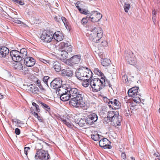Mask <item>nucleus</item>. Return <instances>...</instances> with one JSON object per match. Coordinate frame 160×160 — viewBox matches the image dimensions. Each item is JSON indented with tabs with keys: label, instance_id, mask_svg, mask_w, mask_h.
<instances>
[{
	"label": "nucleus",
	"instance_id": "f257e3e1",
	"mask_svg": "<svg viewBox=\"0 0 160 160\" xmlns=\"http://www.w3.org/2000/svg\"><path fill=\"white\" fill-rule=\"evenodd\" d=\"M90 84L92 89V91L94 92L100 91L104 86H108L110 87L109 82L105 80V77L102 78L100 79H92L90 81Z\"/></svg>",
	"mask_w": 160,
	"mask_h": 160
},
{
	"label": "nucleus",
	"instance_id": "f03ea898",
	"mask_svg": "<svg viewBox=\"0 0 160 160\" xmlns=\"http://www.w3.org/2000/svg\"><path fill=\"white\" fill-rule=\"evenodd\" d=\"M89 38L95 42H98L103 36V31L100 27H93L90 29Z\"/></svg>",
	"mask_w": 160,
	"mask_h": 160
},
{
	"label": "nucleus",
	"instance_id": "7ed1b4c3",
	"mask_svg": "<svg viewBox=\"0 0 160 160\" xmlns=\"http://www.w3.org/2000/svg\"><path fill=\"white\" fill-rule=\"evenodd\" d=\"M83 95H79L78 96L74 97L71 99L69 101V104L71 105L76 108H82L84 109H87V106L83 100Z\"/></svg>",
	"mask_w": 160,
	"mask_h": 160
},
{
	"label": "nucleus",
	"instance_id": "20e7f679",
	"mask_svg": "<svg viewBox=\"0 0 160 160\" xmlns=\"http://www.w3.org/2000/svg\"><path fill=\"white\" fill-rule=\"evenodd\" d=\"M76 76L80 80H85L86 78L90 79L92 77L91 71L87 68H79L76 72Z\"/></svg>",
	"mask_w": 160,
	"mask_h": 160
},
{
	"label": "nucleus",
	"instance_id": "39448f33",
	"mask_svg": "<svg viewBox=\"0 0 160 160\" xmlns=\"http://www.w3.org/2000/svg\"><path fill=\"white\" fill-rule=\"evenodd\" d=\"M139 89L138 87H134L129 89L128 91L129 96L131 97L133 101L136 103H139L141 102L140 95L138 94Z\"/></svg>",
	"mask_w": 160,
	"mask_h": 160
},
{
	"label": "nucleus",
	"instance_id": "423d86ee",
	"mask_svg": "<svg viewBox=\"0 0 160 160\" xmlns=\"http://www.w3.org/2000/svg\"><path fill=\"white\" fill-rule=\"evenodd\" d=\"M121 117L119 116L118 112L115 111H111V124L117 126L121 125Z\"/></svg>",
	"mask_w": 160,
	"mask_h": 160
},
{
	"label": "nucleus",
	"instance_id": "0eeeda50",
	"mask_svg": "<svg viewBox=\"0 0 160 160\" xmlns=\"http://www.w3.org/2000/svg\"><path fill=\"white\" fill-rule=\"evenodd\" d=\"M102 17V14L96 11H92L91 12H89L87 16L88 20L93 22L99 21Z\"/></svg>",
	"mask_w": 160,
	"mask_h": 160
},
{
	"label": "nucleus",
	"instance_id": "6e6552de",
	"mask_svg": "<svg viewBox=\"0 0 160 160\" xmlns=\"http://www.w3.org/2000/svg\"><path fill=\"white\" fill-rule=\"evenodd\" d=\"M35 159L48 160L50 158V156L47 151L40 150L37 152L35 156Z\"/></svg>",
	"mask_w": 160,
	"mask_h": 160
},
{
	"label": "nucleus",
	"instance_id": "1a4fd4ad",
	"mask_svg": "<svg viewBox=\"0 0 160 160\" xmlns=\"http://www.w3.org/2000/svg\"><path fill=\"white\" fill-rule=\"evenodd\" d=\"M53 38V33L49 31L43 32L40 36L41 41L44 42L49 43L51 42Z\"/></svg>",
	"mask_w": 160,
	"mask_h": 160
},
{
	"label": "nucleus",
	"instance_id": "9d476101",
	"mask_svg": "<svg viewBox=\"0 0 160 160\" xmlns=\"http://www.w3.org/2000/svg\"><path fill=\"white\" fill-rule=\"evenodd\" d=\"M81 59L80 55H76L73 56L70 59H68L65 61L66 64L70 66L78 63Z\"/></svg>",
	"mask_w": 160,
	"mask_h": 160
},
{
	"label": "nucleus",
	"instance_id": "9b49d317",
	"mask_svg": "<svg viewBox=\"0 0 160 160\" xmlns=\"http://www.w3.org/2000/svg\"><path fill=\"white\" fill-rule=\"evenodd\" d=\"M60 49H64L63 50H67L69 52L72 51V46L68 41L62 42L59 44Z\"/></svg>",
	"mask_w": 160,
	"mask_h": 160
},
{
	"label": "nucleus",
	"instance_id": "f8f14e48",
	"mask_svg": "<svg viewBox=\"0 0 160 160\" xmlns=\"http://www.w3.org/2000/svg\"><path fill=\"white\" fill-rule=\"evenodd\" d=\"M125 59L127 62L130 65H134L136 62L137 60L133 53L129 52L125 56Z\"/></svg>",
	"mask_w": 160,
	"mask_h": 160
},
{
	"label": "nucleus",
	"instance_id": "ddd939ff",
	"mask_svg": "<svg viewBox=\"0 0 160 160\" xmlns=\"http://www.w3.org/2000/svg\"><path fill=\"white\" fill-rule=\"evenodd\" d=\"M10 54L13 60L15 62H20L22 60L18 51L12 50L10 52Z\"/></svg>",
	"mask_w": 160,
	"mask_h": 160
},
{
	"label": "nucleus",
	"instance_id": "4468645a",
	"mask_svg": "<svg viewBox=\"0 0 160 160\" xmlns=\"http://www.w3.org/2000/svg\"><path fill=\"white\" fill-rule=\"evenodd\" d=\"M62 80L60 78H57L52 80L50 83L51 87L57 89L62 84Z\"/></svg>",
	"mask_w": 160,
	"mask_h": 160
},
{
	"label": "nucleus",
	"instance_id": "2eb2a0df",
	"mask_svg": "<svg viewBox=\"0 0 160 160\" xmlns=\"http://www.w3.org/2000/svg\"><path fill=\"white\" fill-rule=\"evenodd\" d=\"M98 119L97 115L94 113H92L88 116L86 118V123L89 125L92 124L96 121Z\"/></svg>",
	"mask_w": 160,
	"mask_h": 160
},
{
	"label": "nucleus",
	"instance_id": "dca6fc26",
	"mask_svg": "<svg viewBox=\"0 0 160 160\" xmlns=\"http://www.w3.org/2000/svg\"><path fill=\"white\" fill-rule=\"evenodd\" d=\"M24 63L27 67L33 66L35 63V60L31 57H27L24 59Z\"/></svg>",
	"mask_w": 160,
	"mask_h": 160
},
{
	"label": "nucleus",
	"instance_id": "f3484780",
	"mask_svg": "<svg viewBox=\"0 0 160 160\" xmlns=\"http://www.w3.org/2000/svg\"><path fill=\"white\" fill-rule=\"evenodd\" d=\"M110 143V142L108 139L104 138L99 141V145L101 147H102L104 148L109 149L110 148V145H109Z\"/></svg>",
	"mask_w": 160,
	"mask_h": 160
},
{
	"label": "nucleus",
	"instance_id": "a211bd4d",
	"mask_svg": "<svg viewBox=\"0 0 160 160\" xmlns=\"http://www.w3.org/2000/svg\"><path fill=\"white\" fill-rule=\"evenodd\" d=\"M67 90L68 91L70 96L73 97L78 96L79 95H83L78 89L75 88H69Z\"/></svg>",
	"mask_w": 160,
	"mask_h": 160
},
{
	"label": "nucleus",
	"instance_id": "6ab92c4d",
	"mask_svg": "<svg viewBox=\"0 0 160 160\" xmlns=\"http://www.w3.org/2000/svg\"><path fill=\"white\" fill-rule=\"evenodd\" d=\"M120 103L116 99H111V108L112 109H118L120 106ZM116 111V110H115Z\"/></svg>",
	"mask_w": 160,
	"mask_h": 160
},
{
	"label": "nucleus",
	"instance_id": "aec40b11",
	"mask_svg": "<svg viewBox=\"0 0 160 160\" xmlns=\"http://www.w3.org/2000/svg\"><path fill=\"white\" fill-rule=\"evenodd\" d=\"M9 49L6 47H0V57L5 58L9 53Z\"/></svg>",
	"mask_w": 160,
	"mask_h": 160
},
{
	"label": "nucleus",
	"instance_id": "412c9836",
	"mask_svg": "<svg viewBox=\"0 0 160 160\" xmlns=\"http://www.w3.org/2000/svg\"><path fill=\"white\" fill-rule=\"evenodd\" d=\"M68 89V88L66 87L60 86L56 90V93L57 94L61 96L64 93H65L66 92H68V91L67 90Z\"/></svg>",
	"mask_w": 160,
	"mask_h": 160
},
{
	"label": "nucleus",
	"instance_id": "4be33fe9",
	"mask_svg": "<svg viewBox=\"0 0 160 160\" xmlns=\"http://www.w3.org/2000/svg\"><path fill=\"white\" fill-rule=\"evenodd\" d=\"M33 107H32L30 108V111L32 114H33L32 111L34 112H40V109L39 108V106L35 102H33L32 103Z\"/></svg>",
	"mask_w": 160,
	"mask_h": 160
},
{
	"label": "nucleus",
	"instance_id": "5701e85b",
	"mask_svg": "<svg viewBox=\"0 0 160 160\" xmlns=\"http://www.w3.org/2000/svg\"><path fill=\"white\" fill-rule=\"evenodd\" d=\"M63 36L62 34L59 31H57L53 34V38L57 41H60L63 39Z\"/></svg>",
	"mask_w": 160,
	"mask_h": 160
},
{
	"label": "nucleus",
	"instance_id": "b1692460",
	"mask_svg": "<svg viewBox=\"0 0 160 160\" xmlns=\"http://www.w3.org/2000/svg\"><path fill=\"white\" fill-rule=\"evenodd\" d=\"M62 76L71 77L72 75V71L70 69H64L61 71Z\"/></svg>",
	"mask_w": 160,
	"mask_h": 160
},
{
	"label": "nucleus",
	"instance_id": "393cba45",
	"mask_svg": "<svg viewBox=\"0 0 160 160\" xmlns=\"http://www.w3.org/2000/svg\"><path fill=\"white\" fill-rule=\"evenodd\" d=\"M68 52L67 50H63L61 51L60 58L61 60L64 61V60L66 61L68 56Z\"/></svg>",
	"mask_w": 160,
	"mask_h": 160
},
{
	"label": "nucleus",
	"instance_id": "a878e982",
	"mask_svg": "<svg viewBox=\"0 0 160 160\" xmlns=\"http://www.w3.org/2000/svg\"><path fill=\"white\" fill-rule=\"evenodd\" d=\"M60 96L61 100L63 101H68L71 97L70 95L68 92H66L65 93H64Z\"/></svg>",
	"mask_w": 160,
	"mask_h": 160
},
{
	"label": "nucleus",
	"instance_id": "bb28decb",
	"mask_svg": "<svg viewBox=\"0 0 160 160\" xmlns=\"http://www.w3.org/2000/svg\"><path fill=\"white\" fill-rule=\"evenodd\" d=\"M19 53L22 60L27 57V51L26 48H22L20 50L19 52Z\"/></svg>",
	"mask_w": 160,
	"mask_h": 160
},
{
	"label": "nucleus",
	"instance_id": "cd10ccee",
	"mask_svg": "<svg viewBox=\"0 0 160 160\" xmlns=\"http://www.w3.org/2000/svg\"><path fill=\"white\" fill-rule=\"evenodd\" d=\"M53 68L56 71L60 72L61 69L60 64L58 62H55L53 64Z\"/></svg>",
	"mask_w": 160,
	"mask_h": 160
},
{
	"label": "nucleus",
	"instance_id": "c85d7f7f",
	"mask_svg": "<svg viewBox=\"0 0 160 160\" xmlns=\"http://www.w3.org/2000/svg\"><path fill=\"white\" fill-rule=\"evenodd\" d=\"M39 105H41L42 108L46 111L49 112L50 111V108L48 105L47 104L41 102H39L38 103Z\"/></svg>",
	"mask_w": 160,
	"mask_h": 160
},
{
	"label": "nucleus",
	"instance_id": "c756f323",
	"mask_svg": "<svg viewBox=\"0 0 160 160\" xmlns=\"http://www.w3.org/2000/svg\"><path fill=\"white\" fill-rule=\"evenodd\" d=\"M110 62V59L107 58H106L102 60L101 63L104 66H107L109 65Z\"/></svg>",
	"mask_w": 160,
	"mask_h": 160
},
{
	"label": "nucleus",
	"instance_id": "7c9ffc66",
	"mask_svg": "<svg viewBox=\"0 0 160 160\" xmlns=\"http://www.w3.org/2000/svg\"><path fill=\"white\" fill-rule=\"evenodd\" d=\"M89 80L91 81L90 79L89 78H86L85 79V80H83L84 81L82 83V85L85 87H88L90 82H89Z\"/></svg>",
	"mask_w": 160,
	"mask_h": 160
},
{
	"label": "nucleus",
	"instance_id": "2f4dec72",
	"mask_svg": "<svg viewBox=\"0 0 160 160\" xmlns=\"http://www.w3.org/2000/svg\"><path fill=\"white\" fill-rule=\"evenodd\" d=\"M86 123V119L85 120L84 119L82 118H81L78 122L79 125L81 127L85 126Z\"/></svg>",
	"mask_w": 160,
	"mask_h": 160
},
{
	"label": "nucleus",
	"instance_id": "473e14b6",
	"mask_svg": "<svg viewBox=\"0 0 160 160\" xmlns=\"http://www.w3.org/2000/svg\"><path fill=\"white\" fill-rule=\"evenodd\" d=\"M61 121L68 127L71 128L72 127V124L68 122L66 119L62 118Z\"/></svg>",
	"mask_w": 160,
	"mask_h": 160
},
{
	"label": "nucleus",
	"instance_id": "72a5a7b5",
	"mask_svg": "<svg viewBox=\"0 0 160 160\" xmlns=\"http://www.w3.org/2000/svg\"><path fill=\"white\" fill-rule=\"evenodd\" d=\"M32 112L34 113L32 115H33L34 117L37 118L40 122H43V119L42 117L39 116L37 112H34L33 111H32Z\"/></svg>",
	"mask_w": 160,
	"mask_h": 160
},
{
	"label": "nucleus",
	"instance_id": "f704fd0d",
	"mask_svg": "<svg viewBox=\"0 0 160 160\" xmlns=\"http://www.w3.org/2000/svg\"><path fill=\"white\" fill-rule=\"evenodd\" d=\"M91 137L92 139L95 141H98L100 139L99 135L97 134L91 135Z\"/></svg>",
	"mask_w": 160,
	"mask_h": 160
},
{
	"label": "nucleus",
	"instance_id": "c9c22d12",
	"mask_svg": "<svg viewBox=\"0 0 160 160\" xmlns=\"http://www.w3.org/2000/svg\"><path fill=\"white\" fill-rule=\"evenodd\" d=\"M94 72L98 76H102L103 75V73L101 70L98 68H95L94 70Z\"/></svg>",
	"mask_w": 160,
	"mask_h": 160
},
{
	"label": "nucleus",
	"instance_id": "e433bc0d",
	"mask_svg": "<svg viewBox=\"0 0 160 160\" xmlns=\"http://www.w3.org/2000/svg\"><path fill=\"white\" fill-rule=\"evenodd\" d=\"M78 10H79V11L80 12V13L86 15L87 16V14H88L89 12L85 9H82L81 8H80Z\"/></svg>",
	"mask_w": 160,
	"mask_h": 160
},
{
	"label": "nucleus",
	"instance_id": "4c0bfd02",
	"mask_svg": "<svg viewBox=\"0 0 160 160\" xmlns=\"http://www.w3.org/2000/svg\"><path fill=\"white\" fill-rule=\"evenodd\" d=\"M61 19L66 27L67 28V27L68 25V22L67 20L64 17H62Z\"/></svg>",
	"mask_w": 160,
	"mask_h": 160
},
{
	"label": "nucleus",
	"instance_id": "58836bf2",
	"mask_svg": "<svg viewBox=\"0 0 160 160\" xmlns=\"http://www.w3.org/2000/svg\"><path fill=\"white\" fill-rule=\"evenodd\" d=\"M39 90L37 87L35 86V87L33 89L32 91V92L33 93L35 94H38L39 93Z\"/></svg>",
	"mask_w": 160,
	"mask_h": 160
},
{
	"label": "nucleus",
	"instance_id": "ea45409f",
	"mask_svg": "<svg viewBox=\"0 0 160 160\" xmlns=\"http://www.w3.org/2000/svg\"><path fill=\"white\" fill-rule=\"evenodd\" d=\"M122 79L124 82L127 83L128 81V76L127 75H124L123 76Z\"/></svg>",
	"mask_w": 160,
	"mask_h": 160
},
{
	"label": "nucleus",
	"instance_id": "a19ab883",
	"mask_svg": "<svg viewBox=\"0 0 160 160\" xmlns=\"http://www.w3.org/2000/svg\"><path fill=\"white\" fill-rule=\"evenodd\" d=\"M124 7L125 11L126 12H128L130 7V4H125L124 5Z\"/></svg>",
	"mask_w": 160,
	"mask_h": 160
},
{
	"label": "nucleus",
	"instance_id": "79ce46f5",
	"mask_svg": "<svg viewBox=\"0 0 160 160\" xmlns=\"http://www.w3.org/2000/svg\"><path fill=\"white\" fill-rule=\"evenodd\" d=\"M88 18H87V16L86 18H83L81 20V23L82 24H86L88 22Z\"/></svg>",
	"mask_w": 160,
	"mask_h": 160
},
{
	"label": "nucleus",
	"instance_id": "37998d69",
	"mask_svg": "<svg viewBox=\"0 0 160 160\" xmlns=\"http://www.w3.org/2000/svg\"><path fill=\"white\" fill-rule=\"evenodd\" d=\"M35 85H33L32 84H31L29 85L28 87V91L32 92V91L33 89L35 87Z\"/></svg>",
	"mask_w": 160,
	"mask_h": 160
},
{
	"label": "nucleus",
	"instance_id": "c03bdc74",
	"mask_svg": "<svg viewBox=\"0 0 160 160\" xmlns=\"http://www.w3.org/2000/svg\"><path fill=\"white\" fill-rule=\"evenodd\" d=\"M35 85H33L32 84H31L29 85L28 87V91L32 92V91L33 89L35 87Z\"/></svg>",
	"mask_w": 160,
	"mask_h": 160
},
{
	"label": "nucleus",
	"instance_id": "a18cd8bd",
	"mask_svg": "<svg viewBox=\"0 0 160 160\" xmlns=\"http://www.w3.org/2000/svg\"><path fill=\"white\" fill-rule=\"evenodd\" d=\"M49 78H50L48 76H44L43 78V81L45 83L47 84L48 80L49 79Z\"/></svg>",
	"mask_w": 160,
	"mask_h": 160
},
{
	"label": "nucleus",
	"instance_id": "49530a36",
	"mask_svg": "<svg viewBox=\"0 0 160 160\" xmlns=\"http://www.w3.org/2000/svg\"><path fill=\"white\" fill-rule=\"evenodd\" d=\"M103 100L105 102L107 103L108 105L110 108V105H109L110 102V100L109 99H108L106 97L104 98Z\"/></svg>",
	"mask_w": 160,
	"mask_h": 160
},
{
	"label": "nucleus",
	"instance_id": "de8ad7c7",
	"mask_svg": "<svg viewBox=\"0 0 160 160\" xmlns=\"http://www.w3.org/2000/svg\"><path fill=\"white\" fill-rule=\"evenodd\" d=\"M104 121L106 123H108L110 122V117L108 116L107 117L105 118H104Z\"/></svg>",
	"mask_w": 160,
	"mask_h": 160
},
{
	"label": "nucleus",
	"instance_id": "09e8293b",
	"mask_svg": "<svg viewBox=\"0 0 160 160\" xmlns=\"http://www.w3.org/2000/svg\"><path fill=\"white\" fill-rule=\"evenodd\" d=\"M30 148L29 147H25L24 148V153L27 156L28 155V151L30 150Z\"/></svg>",
	"mask_w": 160,
	"mask_h": 160
},
{
	"label": "nucleus",
	"instance_id": "8fccbe9b",
	"mask_svg": "<svg viewBox=\"0 0 160 160\" xmlns=\"http://www.w3.org/2000/svg\"><path fill=\"white\" fill-rule=\"evenodd\" d=\"M29 70L28 68H24V70L23 71V73L24 74H28L29 73Z\"/></svg>",
	"mask_w": 160,
	"mask_h": 160
},
{
	"label": "nucleus",
	"instance_id": "3c124183",
	"mask_svg": "<svg viewBox=\"0 0 160 160\" xmlns=\"http://www.w3.org/2000/svg\"><path fill=\"white\" fill-rule=\"evenodd\" d=\"M40 61L45 64L50 63L49 61L46 60L44 59L41 58Z\"/></svg>",
	"mask_w": 160,
	"mask_h": 160
},
{
	"label": "nucleus",
	"instance_id": "603ef678",
	"mask_svg": "<svg viewBox=\"0 0 160 160\" xmlns=\"http://www.w3.org/2000/svg\"><path fill=\"white\" fill-rule=\"evenodd\" d=\"M15 132L16 134L19 135L20 133V131L18 128H16L15 130Z\"/></svg>",
	"mask_w": 160,
	"mask_h": 160
},
{
	"label": "nucleus",
	"instance_id": "864d4df0",
	"mask_svg": "<svg viewBox=\"0 0 160 160\" xmlns=\"http://www.w3.org/2000/svg\"><path fill=\"white\" fill-rule=\"evenodd\" d=\"M121 156L122 158L124 159L126 158V155L124 153H122L121 154Z\"/></svg>",
	"mask_w": 160,
	"mask_h": 160
},
{
	"label": "nucleus",
	"instance_id": "5fc2aeb1",
	"mask_svg": "<svg viewBox=\"0 0 160 160\" xmlns=\"http://www.w3.org/2000/svg\"><path fill=\"white\" fill-rule=\"evenodd\" d=\"M152 14L153 15L152 19H153L154 18V15H155L156 14V12L155 11V9L152 11Z\"/></svg>",
	"mask_w": 160,
	"mask_h": 160
},
{
	"label": "nucleus",
	"instance_id": "6e6d98bb",
	"mask_svg": "<svg viewBox=\"0 0 160 160\" xmlns=\"http://www.w3.org/2000/svg\"><path fill=\"white\" fill-rule=\"evenodd\" d=\"M19 5H23L24 4V3L21 0H19V1L18 3Z\"/></svg>",
	"mask_w": 160,
	"mask_h": 160
},
{
	"label": "nucleus",
	"instance_id": "4d7b16f0",
	"mask_svg": "<svg viewBox=\"0 0 160 160\" xmlns=\"http://www.w3.org/2000/svg\"><path fill=\"white\" fill-rule=\"evenodd\" d=\"M14 22L18 24H21L22 22L20 20H18L17 19H15L14 20Z\"/></svg>",
	"mask_w": 160,
	"mask_h": 160
},
{
	"label": "nucleus",
	"instance_id": "13d9d810",
	"mask_svg": "<svg viewBox=\"0 0 160 160\" xmlns=\"http://www.w3.org/2000/svg\"><path fill=\"white\" fill-rule=\"evenodd\" d=\"M17 65L19 67V68H20V69L22 70V67L23 66H22V64H21V63H19L17 64Z\"/></svg>",
	"mask_w": 160,
	"mask_h": 160
},
{
	"label": "nucleus",
	"instance_id": "bf43d9fd",
	"mask_svg": "<svg viewBox=\"0 0 160 160\" xmlns=\"http://www.w3.org/2000/svg\"><path fill=\"white\" fill-rule=\"evenodd\" d=\"M37 84H38V86L39 87H40L41 85L40 80H37Z\"/></svg>",
	"mask_w": 160,
	"mask_h": 160
},
{
	"label": "nucleus",
	"instance_id": "052dcab7",
	"mask_svg": "<svg viewBox=\"0 0 160 160\" xmlns=\"http://www.w3.org/2000/svg\"><path fill=\"white\" fill-rule=\"evenodd\" d=\"M76 6L77 8L78 9H79L80 8V6H79V4L78 2H77L76 4Z\"/></svg>",
	"mask_w": 160,
	"mask_h": 160
},
{
	"label": "nucleus",
	"instance_id": "680f3d73",
	"mask_svg": "<svg viewBox=\"0 0 160 160\" xmlns=\"http://www.w3.org/2000/svg\"><path fill=\"white\" fill-rule=\"evenodd\" d=\"M154 155L156 157H157L158 158L159 157V155L158 154V153H155L154 154Z\"/></svg>",
	"mask_w": 160,
	"mask_h": 160
},
{
	"label": "nucleus",
	"instance_id": "e2e57ef3",
	"mask_svg": "<svg viewBox=\"0 0 160 160\" xmlns=\"http://www.w3.org/2000/svg\"><path fill=\"white\" fill-rule=\"evenodd\" d=\"M13 1H14L16 3L18 4L19 0H13Z\"/></svg>",
	"mask_w": 160,
	"mask_h": 160
},
{
	"label": "nucleus",
	"instance_id": "0e129e2a",
	"mask_svg": "<svg viewBox=\"0 0 160 160\" xmlns=\"http://www.w3.org/2000/svg\"><path fill=\"white\" fill-rule=\"evenodd\" d=\"M131 159L132 160H135V158L133 157H131Z\"/></svg>",
	"mask_w": 160,
	"mask_h": 160
},
{
	"label": "nucleus",
	"instance_id": "69168bd1",
	"mask_svg": "<svg viewBox=\"0 0 160 160\" xmlns=\"http://www.w3.org/2000/svg\"><path fill=\"white\" fill-rule=\"evenodd\" d=\"M2 97H3L2 96V95L0 94V99L2 98Z\"/></svg>",
	"mask_w": 160,
	"mask_h": 160
},
{
	"label": "nucleus",
	"instance_id": "338daca9",
	"mask_svg": "<svg viewBox=\"0 0 160 160\" xmlns=\"http://www.w3.org/2000/svg\"><path fill=\"white\" fill-rule=\"evenodd\" d=\"M113 77H114V78H116V74H115V73L113 74Z\"/></svg>",
	"mask_w": 160,
	"mask_h": 160
},
{
	"label": "nucleus",
	"instance_id": "774afa93",
	"mask_svg": "<svg viewBox=\"0 0 160 160\" xmlns=\"http://www.w3.org/2000/svg\"><path fill=\"white\" fill-rule=\"evenodd\" d=\"M157 159H158V160H160V159L159 158H157Z\"/></svg>",
	"mask_w": 160,
	"mask_h": 160
}]
</instances>
